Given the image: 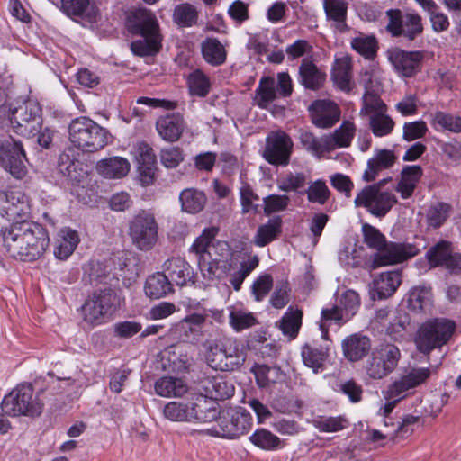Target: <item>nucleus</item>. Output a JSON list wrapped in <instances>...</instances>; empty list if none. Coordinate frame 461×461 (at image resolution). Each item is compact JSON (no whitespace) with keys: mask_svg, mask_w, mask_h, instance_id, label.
<instances>
[{"mask_svg":"<svg viewBox=\"0 0 461 461\" xmlns=\"http://www.w3.org/2000/svg\"><path fill=\"white\" fill-rule=\"evenodd\" d=\"M455 329L456 323L447 319H434L423 323L415 339L417 348L424 354H429L432 349L445 345Z\"/></svg>","mask_w":461,"mask_h":461,"instance_id":"9b49d317","label":"nucleus"},{"mask_svg":"<svg viewBox=\"0 0 461 461\" xmlns=\"http://www.w3.org/2000/svg\"><path fill=\"white\" fill-rule=\"evenodd\" d=\"M189 402H170L165 405L163 414L172 421H190Z\"/></svg>","mask_w":461,"mask_h":461,"instance_id":"4d7b16f0","label":"nucleus"},{"mask_svg":"<svg viewBox=\"0 0 461 461\" xmlns=\"http://www.w3.org/2000/svg\"><path fill=\"white\" fill-rule=\"evenodd\" d=\"M369 124L374 135L377 137L390 134L394 127L393 120L382 113L371 115Z\"/></svg>","mask_w":461,"mask_h":461,"instance_id":"13d9d810","label":"nucleus"},{"mask_svg":"<svg viewBox=\"0 0 461 461\" xmlns=\"http://www.w3.org/2000/svg\"><path fill=\"white\" fill-rule=\"evenodd\" d=\"M131 168L128 159L122 157H111L99 160L95 169L107 179H121L127 176Z\"/></svg>","mask_w":461,"mask_h":461,"instance_id":"7c9ffc66","label":"nucleus"},{"mask_svg":"<svg viewBox=\"0 0 461 461\" xmlns=\"http://www.w3.org/2000/svg\"><path fill=\"white\" fill-rule=\"evenodd\" d=\"M135 159L141 184H152L157 171V157L153 149L146 142H139L135 146Z\"/></svg>","mask_w":461,"mask_h":461,"instance_id":"6ab92c4d","label":"nucleus"},{"mask_svg":"<svg viewBox=\"0 0 461 461\" xmlns=\"http://www.w3.org/2000/svg\"><path fill=\"white\" fill-rule=\"evenodd\" d=\"M307 198L311 203H317L319 204H325L330 198V192L322 180H317L312 183L305 190Z\"/></svg>","mask_w":461,"mask_h":461,"instance_id":"0e129e2a","label":"nucleus"},{"mask_svg":"<svg viewBox=\"0 0 461 461\" xmlns=\"http://www.w3.org/2000/svg\"><path fill=\"white\" fill-rule=\"evenodd\" d=\"M249 440L258 447L272 451L281 447L280 438L266 429H257L250 437Z\"/></svg>","mask_w":461,"mask_h":461,"instance_id":"09e8293b","label":"nucleus"},{"mask_svg":"<svg viewBox=\"0 0 461 461\" xmlns=\"http://www.w3.org/2000/svg\"><path fill=\"white\" fill-rule=\"evenodd\" d=\"M355 133V126L350 122H343L332 134L325 136L326 150L349 146Z\"/></svg>","mask_w":461,"mask_h":461,"instance_id":"a19ab883","label":"nucleus"},{"mask_svg":"<svg viewBox=\"0 0 461 461\" xmlns=\"http://www.w3.org/2000/svg\"><path fill=\"white\" fill-rule=\"evenodd\" d=\"M423 176V169L419 165L405 166L401 172V177L395 190L402 199L410 198Z\"/></svg>","mask_w":461,"mask_h":461,"instance_id":"2f4dec72","label":"nucleus"},{"mask_svg":"<svg viewBox=\"0 0 461 461\" xmlns=\"http://www.w3.org/2000/svg\"><path fill=\"white\" fill-rule=\"evenodd\" d=\"M329 347H314L305 344L302 348V358L303 364L311 367L315 374L322 372L324 362L328 357Z\"/></svg>","mask_w":461,"mask_h":461,"instance_id":"ea45409f","label":"nucleus"},{"mask_svg":"<svg viewBox=\"0 0 461 461\" xmlns=\"http://www.w3.org/2000/svg\"><path fill=\"white\" fill-rule=\"evenodd\" d=\"M223 357L227 359L228 365L225 366V372H232L240 369L245 363L247 352L243 346L237 339L220 337Z\"/></svg>","mask_w":461,"mask_h":461,"instance_id":"cd10ccee","label":"nucleus"},{"mask_svg":"<svg viewBox=\"0 0 461 461\" xmlns=\"http://www.w3.org/2000/svg\"><path fill=\"white\" fill-rule=\"evenodd\" d=\"M164 271L167 273L168 278L176 285L184 286L188 284H194L195 275L193 267L183 258L174 257L168 258L163 265Z\"/></svg>","mask_w":461,"mask_h":461,"instance_id":"5701e85b","label":"nucleus"},{"mask_svg":"<svg viewBox=\"0 0 461 461\" xmlns=\"http://www.w3.org/2000/svg\"><path fill=\"white\" fill-rule=\"evenodd\" d=\"M60 10L72 19L81 18L89 23L96 22L98 9L90 0H60Z\"/></svg>","mask_w":461,"mask_h":461,"instance_id":"a878e982","label":"nucleus"},{"mask_svg":"<svg viewBox=\"0 0 461 461\" xmlns=\"http://www.w3.org/2000/svg\"><path fill=\"white\" fill-rule=\"evenodd\" d=\"M129 237L136 249L151 250L158 240V223L155 214L149 210H140L129 221Z\"/></svg>","mask_w":461,"mask_h":461,"instance_id":"1a4fd4ad","label":"nucleus"},{"mask_svg":"<svg viewBox=\"0 0 461 461\" xmlns=\"http://www.w3.org/2000/svg\"><path fill=\"white\" fill-rule=\"evenodd\" d=\"M198 390L205 397L217 402L230 398L235 388L222 376H207L200 380Z\"/></svg>","mask_w":461,"mask_h":461,"instance_id":"412c9836","label":"nucleus"},{"mask_svg":"<svg viewBox=\"0 0 461 461\" xmlns=\"http://www.w3.org/2000/svg\"><path fill=\"white\" fill-rule=\"evenodd\" d=\"M218 233V229L212 227L204 229L202 234L195 239L190 248V252L194 253L198 259L202 258L203 255L210 252V249L215 243V237Z\"/></svg>","mask_w":461,"mask_h":461,"instance_id":"de8ad7c7","label":"nucleus"},{"mask_svg":"<svg viewBox=\"0 0 461 461\" xmlns=\"http://www.w3.org/2000/svg\"><path fill=\"white\" fill-rule=\"evenodd\" d=\"M450 255V243L445 240L429 248L426 253L429 265L434 267L442 265L446 266Z\"/></svg>","mask_w":461,"mask_h":461,"instance_id":"5fc2aeb1","label":"nucleus"},{"mask_svg":"<svg viewBox=\"0 0 461 461\" xmlns=\"http://www.w3.org/2000/svg\"><path fill=\"white\" fill-rule=\"evenodd\" d=\"M362 231L366 246L377 250L373 256L374 268L401 263L420 253V249L414 244L387 242L385 236L368 223L363 224Z\"/></svg>","mask_w":461,"mask_h":461,"instance_id":"7ed1b4c3","label":"nucleus"},{"mask_svg":"<svg viewBox=\"0 0 461 461\" xmlns=\"http://www.w3.org/2000/svg\"><path fill=\"white\" fill-rule=\"evenodd\" d=\"M201 51L204 60L212 66L218 67L226 61L227 50L216 38L208 37L203 41Z\"/></svg>","mask_w":461,"mask_h":461,"instance_id":"e433bc0d","label":"nucleus"},{"mask_svg":"<svg viewBox=\"0 0 461 461\" xmlns=\"http://www.w3.org/2000/svg\"><path fill=\"white\" fill-rule=\"evenodd\" d=\"M110 137L107 129L86 116L73 119L68 126L70 142L84 153H94L103 149L108 145Z\"/></svg>","mask_w":461,"mask_h":461,"instance_id":"39448f33","label":"nucleus"},{"mask_svg":"<svg viewBox=\"0 0 461 461\" xmlns=\"http://www.w3.org/2000/svg\"><path fill=\"white\" fill-rule=\"evenodd\" d=\"M50 244L47 230L34 221L12 222L3 234V246L10 257L23 261L40 258Z\"/></svg>","mask_w":461,"mask_h":461,"instance_id":"f257e3e1","label":"nucleus"},{"mask_svg":"<svg viewBox=\"0 0 461 461\" xmlns=\"http://www.w3.org/2000/svg\"><path fill=\"white\" fill-rule=\"evenodd\" d=\"M204 358L207 365L214 370L225 372L227 359L223 357L221 338L207 339L203 343Z\"/></svg>","mask_w":461,"mask_h":461,"instance_id":"4c0bfd02","label":"nucleus"},{"mask_svg":"<svg viewBox=\"0 0 461 461\" xmlns=\"http://www.w3.org/2000/svg\"><path fill=\"white\" fill-rule=\"evenodd\" d=\"M188 86L192 95L204 97L210 91L209 78L199 69L194 70L188 77Z\"/></svg>","mask_w":461,"mask_h":461,"instance_id":"864d4df0","label":"nucleus"},{"mask_svg":"<svg viewBox=\"0 0 461 461\" xmlns=\"http://www.w3.org/2000/svg\"><path fill=\"white\" fill-rule=\"evenodd\" d=\"M82 164L77 158L76 151L73 148L66 149L59 157L58 169L61 175L69 178L71 181L78 182L82 177L83 170L80 167Z\"/></svg>","mask_w":461,"mask_h":461,"instance_id":"f704fd0d","label":"nucleus"},{"mask_svg":"<svg viewBox=\"0 0 461 461\" xmlns=\"http://www.w3.org/2000/svg\"><path fill=\"white\" fill-rule=\"evenodd\" d=\"M182 211L188 213H198L205 206L207 197L205 194L196 188H186L179 194Z\"/></svg>","mask_w":461,"mask_h":461,"instance_id":"79ce46f5","label":"nucleus"},{"mask_svg":"<svg viewBox=\"0 0 461 461\" xmlns=\"http://www.w3.org/2000/svg\"><path fill=\"white\" fill-rule=\"evenodd\" d=\"M451 209V205L447 203L431 204L426 213L428 224L434 229L439 228L448 218Z\"/></svg>","mask_w":461,"mask_h":461,"instance_id":"3c124183","label":"nucleus"},{"mask_svg":"<svg viewBox=\"0 0 461 461\" xmlns=\"http://www.w3.org/2000/svg\"><path fill=\"white\" fill-rule=\"evenodd\" d=\"M120 306L115 291L105 288L94 292L81 307L83 321L89 327H95L107 321Z\"/></svg>","mask_w":461,"mask_h":461,"instance_id":"423d86ee","label":"nucleus"},{"mask_svg":"<svg viewBox=\"0 0 461 461\" xmlns=\"http://www.w3.org/2000/svg\"><path fill=\"white\" fill-rule=\"evenodd\" d=\"M410 325V317L403 311L395 312L393 318L390 319L389 324L386 327V333L394 339L402 338Z\"/></svg>","mask_w":461,"mask_h":461,"instance_id":"052dcab7","label":"nucleus"},{"mask_svg":"<svg viewBox=\"0 0 461 461\" xmlns=\"http://www.w3.org/2000/svg\"><path fill=\"white\" fill-rule=\"evenodd\" d=\"M79 242L77 232L69 228L60 230V239L58 240L54 248V255L57 258L65 260L76 249Z\"/></svg>","mask_w":461,"mask_h":461,"instance_id":"c03bdc74","label":"nucleus"},{"mask_svg":"<svg viewBox=\"0 0 461 461\" xmlns=\"http://www.w3.org/2000/svg\"><path fill=\"white\" fill-rule=\"evenodd\" d=\"M342 349L348 361H359L370 351L371 340L367 336L352 334L343 339Z\"/></svg>","mask_w":461,"mask_h":461,"instance_id":"c756f323","label":"nucleus"},{"mask_svg":"<svg viewBox=\"0 0 461 461\" xmlns=\"http://www.w3.org/2000/svg\"><path fill=\"white\" fill-rule=\"evenodd\" d=\"M144 291L150 299H159L173 293L174 289L168 276L164 273L157 272L148 276Z\"/></svg>","mask_w":461,"mask_h":461,"instance_id":"72a5a7b5","label":"nucleus"},{"mask_svg":"<svg viewBox=\"0 0 461 461\" xmlns=\"http://www.w3.org/2000/svg\"><path fill=\"white\" fill-rule=\"evenodd\" d=\"M326 73L309 59H303L298 68V82L308 90L318 91L323 87Z\"/></svg>","mask_w":461,"mask_h":461,"instance_id":"b1692460","label":"nucleus"},{"mask_svg":"<svg viewBox=\"0 0 461 461\" xmlns=\"http://www.w3.org/2000/svg\"><path fill=\"white\" fill-rule=\"evenodd\" d=\"M327 20L333 22L336 29L345 32L348 29L346 20L348 3L345 0H323Z\"/></svg>","mask_w":461,"mask_h":461,"instance_id":"c9c22d12","label":"nucleus"},{"mask_svg":"<svg viewBox=\"0 0 461 461\" xmlns=\"http://www.w3.org/2000/svg\"><path fill=\"white\" fill-rule=\"evenodd\" d=\"M0 210L5 212L8 221H19V218L30 213L28 198L20 191L0 193Z\"/></svg>","mask_w":461,"mask_h":461,"instance_id":"aec40b11","label":"nucleus"},{"mask_svg":"<svg viewBox=\"0 0 461 461\" xmlns=\"http://www.w3.org/2000/svg\"><path fill=\"white\" fill-rule=\"evenodd\" d=\"M189 409L190 421L211 422L215 420L220 415L218 403L208 399L201 393L191 398Z\"/></svg>","mask_w":461,"mask_h":461,"instance_id":"4be33fe9","label":"nucleus"},{"mask_svg":"<svg viewBox=\"0 0 461 461\" xmlns=\"http://www.w3.org/2000/svg\"><path fill=\"white\" fill-rule=\"evenodd\" d=\"M351 60L347 57L337 59L332 67L331 79L342 91L348 92L351 89Z\"/></svg>","mask_w":461,"mask_h":461,"instance_id":"a18cd8bd","label":"nucleus"},{"mask_svg":"<svg viewBox=\"0 0 461 461\" xmlns=\"http://www.w3.org/2000/svg\"><path fill=\"white\" fill-rule=\"evenodd\" d=\"M258 257L256 255L249 257L247 261L240 262V268L230 279L234 290L239 291L240 289L243 281L258 266Z\"/></svg>","mask_w":461,"mask_h":461,"instance_id":"680f3d73","label":"nucleus"},{"mask_svg":"<svg viewBox=\"0 0 461 461\" xmlns=\"http://www.w3.org/2000/svg\"><path fill=\"white\" fill-rule=\"evenodd\" d=\"M1 408L8 416L34 418L41 414L43 403L31 384H22L4 397Z\"/></svg>","mask_w":461,"mask_h":461,"instance_id":"0eeeda50","label":"nucleus"},{"mask_svg":"<svg viewBox=\"0 0 461 461\" xmlns=\"http://www.w3.org/2000/svg\"><path fill=\"white\" fill-rule=\"evenodd\" d=\"M218 418V424L208 430L216 437L236 438L246 434L252 425L250 414L241 408L227 411Z\"/></svg>","mask_w":461,"mask_h":461,"instance_id":"4468645a","label":"nucleus"},{"mask_svg":"<svg viewBox=\"0 0 461 461\" xmlns=\"http://www.w3.org/2000/svg\"><path fill=\"white\" fill-rule=\"evenodd\" d=\"M156 129L164 140L176 142L181 138L185 129V122L180 113H173L158 118L156 122Z\"/></svg>","mask_w":461,"mask_h":461,"instance_id":"393cba45","label":"nucleus"},{"mask_svg":"<svg viewBox=\"0 0 461 461\" xmlns=\"http://www.w3.org/2000/svg\"><path fill=\"white\" fill-rule=\"evenodd\" d=\"M386 182L387 179H384L364 187L356 196L355 205L365 208L377 218L384 217L397 203V198L393 193L383 190Z\"/></svg>","mask_w":461,"mask_h":461,"instance_id":"9d476101","label":"nucleus"},{"mask_svg":"<svg viewBox=\"0 0 461 461\" xmlns=\"http://www.w3.org/2000/svg\"><path fill=\"white\" fill-rule=\"evenodd\" d=\"M276 97L275 80L271 77H263L256 89L258 105L266 108Z\"/></svg>","mask_w":461,"mask_h":461,"instance_id":"8fccbe9b","label":"nucleus"},{"mask_svg":"<svg viewBox=\"0 0 461 461\" xmlns=\"http://www.w3.org/2000/svg\"><path fill=\"white\" fill-rule=\"evenodd\" d=\"M303 312L301 310H293L289 307L287 312L284 314L279 321L278 327L285 336L289 337L291 339H294L302 325Z\"/></svg>","mask_w":461,"mask_h":461,"instance_id":"49530a36","label":"nucleus"},{"mask_svg":"<svg viewBox=\"0 0 461 461\" xmlns=\"http://www.w3.org/2000/svg\"><path fill=\"white\" fill-rule=\"evenodd\" d=\"M396 156L390 149H377L373 158L368 159L366 168L363 174V180L366 182L375 181L379 173L393 166Z\"/></svg>","mask_w":461,"mask_h":461,"instance_id":"bb28decb","label":"nucleus"},{"mask_svg":"<svg viewBox=\"0 0 461 461\" xmlns=\"http://www.w3.org/2000/svg\"><path fill=\"white\" fill-rule=\"evenodd\" d=\"M198 12L196 8L190 4H181L176 6L174 10V21L185 27H191L196 24Z\"/></svg>","mask_w":461,"mask_h":461,"instance_id":"603ef678","label":"nucleus"},{"mask_svg":"<svg viewBox=\"0 0 461 461\" xmlns=\"http://www.w3.org/2000/svg\"><path fill=\"white\" fill-rule=\"evenodd\" d=\"M387 57L398 74L411 77L421 70L425 55L423 51H406L395 47L387 50Z\"/></svg>","mask_w":461,"mask_h":461,"instance_id":"f3484780","label":"nucleus"},{"mask_svg":"<svg viewBox=\"0 0 461 461\" xmlns=\"http://www.w3.org/2000/svg\"><path fill=\"white\" fill-rule=\"evenodd\" d=\"M433 294L429 285H418L408 294V307L414 312H428L432 307Z\"/></svg>","mask_w":461,"mask_h":461,"instance_id":"473e14b6","label":"nucleus"},{"mask_svg":"<svg viewBox=\"0 0 461 461\" xmlns=\"http://www.w3.org/2000/svg\"><path fill=\"white\" fill-rule=\"evenodd\" d=\"M346 314L343 310L338 306H334L330 309H323L321 311V319L320 321V330L321 331V338L328 339L329 336V326L332 321H339L344 320Z\"/></svg>","mask_w":461,"mask_h":461,"instance_id":"69168bd1","label":"nucleus"},{"mask_svg":"<svg viewBox=\"0 0 461 461\" xmlns=\"http://www.w3.org/2000/svg\"><path fill=\"white\" fill-rule=\"evenodd\" d=\"M155 391L162 397H182L188 387L180 378L164 376L155 383Z\"/></svg>","mask_w":461,"mask_h":461,"instance_id":"37998d69","label":"nucleus"},{"mask_svg":"<svg viewBox=\"0 0 461 461\" xmlns=\"http://www.w3.org/2000/svg\"><path fill=\"white\" fill-rule=\"evenodd\" d=\"M0 119L2 128L27 138L35 136L42 125L41 109L39 104L31 100L15 107L1 106Z\"/></svg>","mask_w":461,"mask_h":461,"instance_id":"20e7f679","label":"nucleus"},{"mask_svg":"<svg viewBox=\"0 0 461 461\" xmlns=\"http://www.w3.org/2000/svg\"><path fill=\"white\" fill-rule=\"evenodd\" d=\"M401 284V273L399 271H388L381 273L374 280L370 294L374 300L385 299L393 295Z\"/></svg>","mask_w":461,"mask_h":461,"instance_id":"c85d7f7f","label":"nucleus"},{"mask_svg":"<svg viewBox=\"0 0 461 461\" xmlns=\"http://www.w3.org/2000/svg\"><path fill=\"white\" fill-rule=\"evenodd\" d=\"M351 46L366 59H373L376 56L378 42L375 36H359L353 39Z\"/></svg>","mask_w":461,"mask_h":461,"instance_id":"6e6d98bb","label":"nucleus"},{"mask_svg":"<svg viewBox=\"0 0 461 461\" xmlns=\"http://www.w3.org/2000/svg\"><path fill=\"white\" fill-rule=\"evenodd\" d=\"M401 353L393 344L382 346L374 351L366 361L365 370L372 379H382L392 373L397 366Z\"/></svg>","mask_w":461,"mask_h":461,"instance_id":"2eb2a0df","label":"nucleus"},{"mask_svg":"<svg viewBox=\"0 0 461 461\" xmlns=\"http://www.w3.org/2000/svg\"><path fill=\"white\" fill-rule=\"evenodd\" d=\"M27 160L23 145L12 136L0 140V166L16 179L27 174L24 161Z\"/></svg>","mask_w":461,"mask_h":461,"instance_id":"ddd939ff","label":"nucleus"},{"mask_svg":"<svg viewBox=\"0 0 461 461\" xmlns=\"http://www.w3.org/2000/svg\"><path fill=\"white\" fill-rule=\"evenodd\" d=\"M312 122L319 128H330L340 118V109L332 101L316 100L309 106Z\"/></svg>","mask_w":461,"mask_h":461,"instance_id":"a211bd4d","label":"nucleus"},{"mask_svg":"<svg viewBox=\"0 0 461 461\" xmlns=\"http://www.w3.org/2000/svg\"><path fill=\"white\" fill-rule=\"evenodd\" d=\"M232 249L226 241L216 240L210 252L198 259L203 277L208 281L220 280L227 276L233 268Z\"/></svg>","mask_w":461,"mask_h":461,"instance_id":"6e6552de","label":"nucleus"},{"mask_svg":"<svg viewBox=\"0 0 461 461\" xmlns=\"http://www.w3.org/2000/svg\"><path fill=\"white\" fill-rule=\"evenodd\" d=\"M346 420L341 417L317 416L312 420L314 428L321 432H337L345 428Z\"/></svg>","mask_w":461,"mask_h":461,"instance_id":"e2e57ef3","label":"nucleus"},{"mask_svg":"<svg viewBox=\"0 0 461 461\" xmlns=\"http://www.w3.org/2000/svg\"><path fill=\"white\" fill-rule=\"evenodd\" d=\"M306 185L303 173H289L277 181L278 189L284 192H295Z\"/></svg>","mask_w":461,"mask_h":461,"instance_id":"338daca9","label":"nucleus"},{"mask_svg":"<svg viewBox=\"0 0 461 461\" xmlns=\"http://www.w3.org/2000/svg\"><path fill=\"white\" fill-rule=\"evenodd\" d=\"M432 122L434 124L439 125L444 130L456 133L461 132L460 116L438 111L434 113Z\"/></svg>","mask_w":461,"mask_h":461,"instance_id":"774afa93","label":"nucleus"},{"mask_svg":"<svg viewBox=\"0 0 461 461\" xmlns=\"http://www.w3.org/2000/svg\"><path fill=\"white\" fill-rule=\"evenodd\" d=\"M282 222L281 217L276 216L258 226L253 237V243L258 247H265L276 240L282 232Z\"/></svg>","mask_w":461,"mask_h":461,"instance_id":"58836bf2","label":"nucleus"},{"mask_svg":"<svg viewBox=\"0 0 461 461\" xmlns=\"http://www.w3.org/2000/svg\"><path fill=\"white\" fill-rule=\"evenodd\" d=\"M254 374L257 384L260 388L267 387L270 384L276 383L279 375V368L270 367L267 365H255L251 368Z\"/></svg>","mask_w":461,"mask_h":461,"instance_id":"bf43d9fd","label":"nucleus"},{"mask_svg":"<svg viewBox=\"0 0 461 461\" xmlns=\"http://www.w3.org/2000/svg\"><path fill=\"white\" fill-rule=\"evenodd\" d=\"M125 27L140 38L131 43V50L139 57L154 56L162 47V35L155 14L146 8H137L126 14Z\"/></svg>","mask_w":461,"mask_h":461,"instance_id":"f03ea898","label":"nucleus"},{"mask_svg":"<svg viewBox=\"0 0 461 461\" xmlns=\"http://www.w3.org/2000/svg\"><path fill=\"white\" fill-rule=\"evenodd\" d=\"M386 15L389 20L386 31L393 37H403L412 41L423 32L421 16L416 13L403 14L399 9H389Z\"/></svg>","mask_w":461,"mask_h":461,"instance_id":"f8f14e48","label":"nucleus"},{"mask_svg":"<svg viewBox=\"0 0 461 461\" xmlns=\"http://www.w3.org/2000/svg\"><path fill=\"white\" fill-rule=\"evenodd\" d=\"M293 142L284 131H272L266 139L263 158L271 165L287 166L290 161Z\"/></svg>","mask_w":461,"mask_h":461,"instance_id":"dca6fc26","label":"nucleus"}]
</instances>
